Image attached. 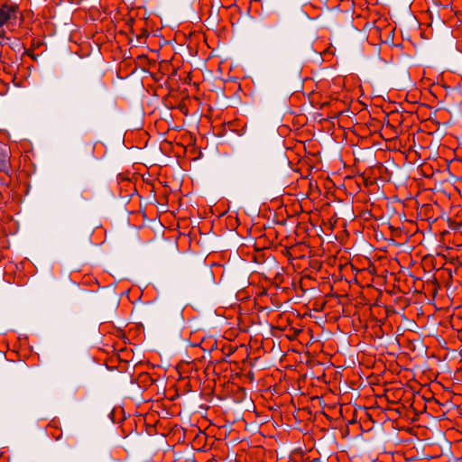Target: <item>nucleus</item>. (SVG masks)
<instances>
[{"label": "nucleus", "instance_id": "nucleus-1", "mask_svg": "<svg viewBox=\"0 0 462 462\" xmlns=\"http://www.w3.org/2000/svg\"><path fill=\"white\" fill-rule=\"evenodd\" d=\"M17 6L13 5H4L0 7V27L7 21L16 19Z\"/></svg>", "mask_w": 462, "mask_h": 462}]
</instances>
